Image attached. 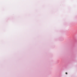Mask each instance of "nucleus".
I'll use <instances>...</instances> for the list:
<instances>
[{
    "instance_id": "nucleus-1",
    "label": "nucleus",
    "mask_w": 77,
    "mask_h": 77,
    "mask_svg": "<svg viewBox=\"0 0 77 77\" xmlns=\"http://www.w3.org/2000/svg\"><path fill=\"white\" fill-rule=\"evenodd\" d=\"M66 74H68V73H67V72H66Z\"/></svg>"
}]
</instances>
